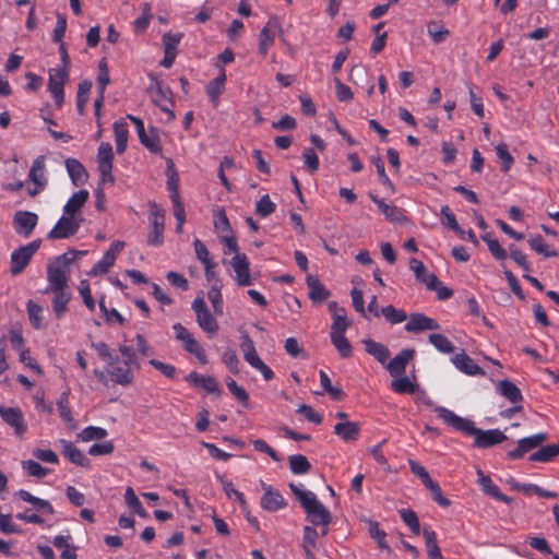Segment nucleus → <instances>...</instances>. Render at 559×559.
I'll use <instances>...</instances> for the list:
<instances>
[{"label":"nucleus","mask_w":559,"mask_h":559,"mask_svg":"<svg viewBox=\"0 0 559 559\" xmlns=\"http://www.w3.org/2000/svg\"><path fill=\"white\" fill-rule=\"evenodd\" d=\"M435 412L444 424L452 427L454 430L461 431L467 436H474V445L477 448H489L501 443L507 438L499 429L481 430L476 428L471 419L461 417L447 407L436 406Z\"/></svg>","instance_id":"f257e3e1"},{"label":"nucleus","mask_w":559,"mask_h":559,"mask_svg":"<svg viewBox=\"0 0 559 559\" xmlns=\"http://www.w3.org/2000/svg\"><path fill=\"white\" fill-rule=\"evenodd\" d=\"M85 252L69 251L51 261L47 266V281L48 286L45 293L48 290H59L68 288V280L70 275V264L76 258L78 254H84Z\"/></svg>","instance_id":"f03ea898"},{"label":"nucleus","mask_w":559,"mask_h":559,"mask_svg":"<svg viewBox=\"0 0 559 559\" xmlns=\"http://www.w3.org/2000/svg\"><path fill=\"white\" fill-rule=\"evenodd\" d=\"M240 348L246 362L259 371L265 381H271L274 378L273 370L260 358L253 341L247 334L241 336Z\"/></svg>","instance_id":"7ed1b4c3"},{"label":"nucleus","mask_w":559,"mask_h":559,"mask_svg":"<svg viewBox=\"0 0 559 559\" xmlns=\"http://www.w3.org/2000/svg\"><path fill=\"white\" fill-rule=\"evenodd\" d=\"M148 206L150 233L147 243L152 247H160L164 243L165 211L155 202H150Z\"/></svg>","instance_id":"20e7f679"},{"label":"nucleus","mask_w":559,"mask_h":559,"mask_svg":"<svg viewBox=\"0 0 559 559\" xmlns=\"http://www.w3.org/2000/svg\"><path fill=\"white\" fill-rule=\"evenodd\" d=\"M173 330L175 332L176 340L182 344L183 348L188 353L195 356L201 364H207L205 350L188 329H186L181 323H175L173 325Z\"/></svg>","instance_id":"39448f33"},{"label":"nucleus","mask_w":559,"mask_h":559,"mask_svg":"<svg viewBox=\"0 0 559 559\" xmlns=\"http://www.w3.org/2000/svg\"><path fill=\"white\" fill-rule=\"evenodd\" d=\"M82 222V216L69 215L63 212L47 237L48 239H67L78 233Z\"/></svg>","instance_id":"423d86ee"},{"label":"nucleus","mask_w":559,"mask_h":559,"mask_svg":"<svg viewBox=\"0 0 559 559\" xmlns=\"http://www.w3.org/2000/svg\"><path fill=\"white\" fill-rule=\"evenodd\" d=\"M41 241L39 239L33 240L25 246L20 247L11 253V273L13 275L20 274L29 263L32 257L39 249Z\"/></svg>","instance_id":"0eeeda50"},{"label":"nucleus","mask_w":559,"mask_h":559,"mask_svg":"<svg viewBox=\"0 0 559 559\" xmlns=\"http://www.w3.org/2000/svg\"><path fill=\"white\" fill-rule=\"evenodd\" d=\"M69 79V69L66 67L53 68L49 70L48 90L55 99L57 106H61L64 100L63 86Z\"/></svg>","instance_id":"6e6552de"},{"label":"nucleus","mask_w":559,"mask_h":559,"mask_svg":"<svg viewBox=\"0 0 559 559\" xmlns=\"http://www.w3.org/2000/svg\"><path fill=\"white\" fill-rule=\"evenodd\" d=\"M28 179L33 187L28 188V194L34 197L40 193L47 186V173L45 165V157L43 155L37 156L29 169Z\"/></svg>","instance_id":"1a4fd4ad"},{"label":"nucleus","mask_w":559,"mask_h":559,"mask_svg":"<svg viewBox=\"0 0 559 559\" xmlns=\"http://www.w3.org/2000/svg\"><path fill=\"white\" fill-rule=\"evenodd\" d=\"M126 243L123 241H114L109 249L104 253L103 258L90 270V276H98L106 274L116 263L118 254L123 250Z\"/></svg>","instance_id":"9d476101"},{"label":"nucleus","mask_w":559,"mask_h":559,"mask_svg":"<svg viewBox=\"0 0 559 559\" xmlns=\"http://www.w3.org/2000/svg\"><path fill=\"white\" fill-rule=\"evenodd\" d=\"M234 272L235 281L239 286L252 285V276L250 274V263L245 253H237L229 262Z\"/></svg>","instance_id":"9b49d317"},{"label":"nucleus","mask_w":559,"mask_h":559,"mask_svg":"<svg viewBox=\"0 0 559 559\" xmlns=\"http://www.w3.org/2000/svg\"><path fill=\"white\" fill-rule=\"evenodd\" d=\"M0 417L2 420L14 429L16 436L22 437L27 426L24 420L23 412L19 407L0 406Z\"/></svg>","instance_id":"f8f14e48"},{"label":"nucleus","mask_w":559,"mask_h":559,"mask_svg":"<svg viewBox=\"0 0 559 559\" xmlns=\"http://www.w3.org/2000/svg\"><path fill=\"white\" fill-rule=\"evenodd\" d=\"M37 222V214L29 211H17L13 216L14 230L23 237H28L33 233Z\"/></svg>","instance_id":"ddd939ff"},{"label":"nucleus","mask_w":559,"mask_h":559,"mask_svg":"<svg viewBox=\"0 0 559 559\" xmlns=\"http://www.w3.org/2000/svg\"><path fill=\"white\" fill-rule=\"evenodd\" d=\"M262 488L264 490L263 496L261 497V507L269 511L275 512L283 509L286 506V501L280 491L273 489L271 486L262 483Z\"/></svg>","instance_id":"4468645a"},{"label":"nucleus","mask_w":559,"mask_h":559,"mask_svg":"<svg viewBox=\"0 0 559 559\" xmlns=\"http://www.w3.org/2000/svg\"><path fill=\"white\" fill-rule=\"evenodd\" d=\"M439 323L423 313H413L411 314L407 323L405 324V330L412 333H418L423 331H433L439 330Z\"/></svg>","instance_id":"2eb2a0df"},{"label":"nucleus","mask_w":559,"mask_h":559,"mask_svg":"<svg viewBox=\"0 0 559 559\" xmlns=\"http://www.w3.org/2000/svg\"><path fill=\"white\" fill-rule=\"evenodd\" d=\"M415 355L414 349H402L394 358L386 361L385 368L391 377H399L405 373L406 366Z\"/></svg>","instance_id":"dca6fc26"},{"label":"nucleus","mask_w":559,"mask_h":559,"mask_svg":"<svg viewBox=\"0 0 559 559\" xmlns=\"http://www.w3.org/2000/svg\"><path fill=\"white\" fill-rule=\"evenodd\" d=\"M133 367L126 362H118L117 360L112 364V367L108 369L107 373L114 383L120 385H129L134 380Z\"/></svg>","instance_id":"f3484780"},{"label":"nucleus","mask_w":559,"mask_h":559,"mask_svg":"<svg viewBox=\"0 0 559 559\" xmlns=\"http://www.w3.org/2000/svg\"><path fill=\"white\" fill-rule=\"evenodd\" d=\"M409 269L414 272L416 281L426 285L428 289H436L440 284L438 277L428 273L426 266L419 260L412 258L409 259Z\"/></svg>","instance_id":"a211bd4d"},{"label":"nucleus","mask_w":559,"mask_h":559,"mask_svg":"<svg viewBox=\"0 0 559 559\" xmlns=\"http://www.w3.org/2000/svg\"><path fill=\"white\" fill-rule=\"evenodd\" d=\"M186 381L197 388L205 390L207 393L219 394L221 392L217 380L212 376L193 371L186 377Z\"/></svg>","instance_id":"6ab92c4d"},{"label":"nucleus","mask_w":559,"mask_h":559,"mask_svg":"<svg viewBox=\"0 0 559 559\" xmlns=\"http://www.w3.org/2000/svg\"><path fill=\"white\" fill-rule=\"evenodd\" d=\"M280 24L275 17L270 19L259 35V51L266 55L271 46L274 44L275 33L278 31Z\"/></svg>","instance_id":"aec40b11"},{"label":"nucleus","mask_w":559,"mask_h":559,"mask_svg":"<svg viewBox=\"0 0 559 559\" xmlns=\"http://www.w3.org/2000/svg\"><path fill=\"white\" fill-rule=\"evenodd\" d=\"M59 444L61 447L62 454L71 463H73V464H75L78 466H82V467H88L90 466L88 459L71 441L66 440V439H61V440H59Z\"/></svg>","instance_id":"412c9836"},{"label":"nucleus","mask_w":559,"mask_h":559,"mask_svg":"<svg viewBox=\"0 0 559 559\" xmlns=\"http://www.w3.org/2000/svg\"><path fill=\"white\" fill-rule=\"evenodd\" d=\"M452 364L456 369L468 376H481L484 370L464 352L455 354L451 358Z\"/></svg>","instance_id":"4be33fe9"},{"label":"nucleus","mask_w":559,"mask_h":559,"mask_svg":"<svg viewBox=\"0 0 559 559\" xmlns=\"http://www.w3.org/2000/svg\"><path fill=\"white\" fill-rule=\"evenodd\" d=\"M477 475H478V484L486 495L495 498L498 501H502L507 504L511 503L512 499L509 496L502 493L500 491L499 487L492 483V480L489 476L485 475L480 469L477 471Z\"/></svg>","instance_id":"5701e85b"},{"label":"nucleus","mask_w":559,"mask_h":559,"mask_svg":"<svg viewBox=\"0 0 559 559\" xmlns=\"http://www.w3.org/2000/svg\"><path fill=\"white\" fill-rule=\"evenodd\" d=\"M66 168L73 186H83L88 180V173L81 162L75 158L66 159Z\"/></svg>","instance_id":"b1692460"},{"label":"nucleus","mask_w":559,"mask_h":559,"mask_svg":"<svg viewBox=\"0 0 559 559\" xmlns=\"http://www.w3.org/2000/svg\"><path fill=\"white\" fill-rule=\"evenodd\" d=\"M166 166V186L167 190L169 191V198L171 202L181 201L179 193V175L175 167L174 160L171 158H167Z\"/></svg>","instance_id":"393cba45"},{"label":"nucleus","mask_w":559,"mask_h":559,"mask_svg":"<svg viewBox=\"0 0 559 559\" xmlns=\"http://www.w3.org/2000/svg\"><path fill=\"white\" fill-rule=\"evenodd\" d=\"M306 513L313 525L328 526L332 519L331 512L319 500L309 507Z\"/></svg>","instance_id":"a878e982"},{"label":"nucleus","mask_w":559,"mask_h":559,"mask_svg":"<svg viewBox=\"0 0 559 559\" xmlns=\"http://www.w3.org/2000/svg\"><path fill=\"white\" fill-rule=\"evenodd\" d=\"M334 433L345 442L356 441L360 435V426L356 421H340L334 426Z\"/></svg>","instance_id":"bb28decb"},{"label":"nucleus","mask_w":559,"mask_h":559,"mask_svg":"<svg viewBox=\"0 0 559 559\" xmlns=\"http://www.w3.org/2000/svg\"><path fill=\"white\" fill-rule=\"evenodd\" d=\"M90 198V192L85 189L74 192L63 206V212L69 215L81 216V210Z\"/></svg>","instance_id":"cd10ccee"},{"label":"nucleus","mask_w":559,"mask_h":559,"mask_svg":"<svg viewBox=\"0 0 559 559\" xmlns=\"http://www.w3.org/2000/svg\"><path fill=\"white\" fill-rule=\"evenodd\" d=\"M226 73L223 66H219V74L206 85V93L213 105L217 106L219 96L224 92Z\"/></svg>","instance_id":"c85d7f7f"},{"label":"nucleus","mask_w":559,"mask_h":559,"mask_svg":"<svg viewBox=\"0 0 559 559\" xmlns=\"http://www.w3.org/2000/svg\"><path fill=\"white\" fill-rule=\"evenodd\" d=\"M15 496L21 500L31 503L36 510L41 511L43 513L53 514L55 512L52 504L48 500L38 498L27 490L20 489L15 492Z\"/></svg>","instance_id":"c756f323"},{"label":"nucleus","mask_w":559,"mask_h":559,"mask_svg":"<svg viewBox=\"0 0 559 559\" xmlns=\"http://www.w3.org/2000/svg\"><path fill=\"white\" fill-rule=\"evenodd\" d=\"M371 200L378 205L379 210L388 221L392 223H401L404 221V214L397 206L385 203L383 199H380L377 195H371Z\"/></svg>","instance_id":"7c9ffc66"},{"label":"nucleus","mask_w":559,"mask_h":559,"mask_svg":"<svg viewBox=\"0 0 559 559\" xmlns=\"http://www.w3.org/2000/svg\"><path fill=\"white\" fill-rule=\"evenodd\" d=\"M365 350L371 355L378 362L385 365L389 357L390 350L382 343L376 342L373 340H364Z\"/></svg>","instance_id":"2f4dec72"},{"label":"nucleus","mask_w":559,"mask_h":559,"mask_svg":"<svg viewBox=\"0 0 559 559\" xmlns=\"http://www.w3.org/2000/svg\"><path fill=\"white\" fill-rule=\"evenodd\" d=\"M53 294L52 309L57 318H61L68 311V304L71 300V293L68 288L50 290Z\"/></svg>","instance_id":"473e14b6"},{"label":"nucleus","mask_w":559,"mask_h":559,"mask_svg":"<svg viewBox=\"0 0 559 559\" xmlns=\"http://www.w3.org/2000/svg\"><path fill=\"white\" fill-rule=\"evenodd\" d=\"M498 392L513 404H521L523 395L521 390L509 380H501L497 386Z\"/></svg>","instance_id":"72a5a7b5"},{"label":"nucleus","mask_w":559,"mask_h":559,"mask_svg":"<svg viewBox=\"0 0 559 559\" xmlns=\"http://www.w3.org/2000/svg\"><path fill=\"white\" fill-rule=\"evenodd\" d=\"M391 389L399 394H414L418 390V384L407 376L393 377Z\"/></svg>","instance_id":"f704fd0d"},{"label":"nucleus","mask_w":559,"mask_h":559,"mask_svg":"<svg viewBox=\"0 0 559 559\" xmlns=\"http://www.w3.org/2000/svg\"><path fill=\"white\" fill-rule=\"evenodd\" d=\"M114 132H115V141H116V151L118 154H121L127 148L128 143V124L124 119H119L114 123Z\"/></svg>","instance_id":"c9c22d12"},{"label":"nucleus","mask_w":559,"mask_h":559,"mask_svg":"<svg viewBox=\"0 0 559 559\" xmlns=\"http://www.w3.org/2000/svg\"><path fill=\"white\" fill-rule=\"evenodd\" d=\"M559 455V443H552L545 445L532 453L528 457L531 462H551L555 457Z\"/></svg>","instance_id":"e433bc0d"},{"label":"nucleus","mask_w":559,"mask_h":559,"mask_svg":"<svg viewBox=\"0 0 559 559\" xmlns=\"http://www.w3.org/2000/svg\"><path fill=\"white\" fill-rule=\"evenodd\" d=\"M350 325V321L347 319L345 310H336L333 312V322L331 324V335H345V332Z\"/></svg>","instance_id":"4c0bfd02"},{"label":"nucleus","mask_w":559,"mask_h":559,"mask_svg":"<svg viewBox=\"0 0 559 559\" xmlns=\"http://www.w3.org/2000/svg\"><path fill=\"white\" fill-rule=\"evenodd\" d=\"M217 479L219 480L225 495L229 499L237 500L239 502L240 507L242 509H245L247 507V501H246L245 495L242 492L238 491L237 489H235L233 481L222 475H217Z\"/></svg>","instance_id":"58836bf2"},{"label":"nucleus","mask_w":559,"mask_h":559,"mask_svg":"<svg viewBox=\"0 0 559 559\" xmlns=\"http://www.w3.org/2000/svg\"><path fill=\"white\" fill-rule=\"evenodd\" d=\"M307 285L309 288V296L313 301H323L330 296V293L325 287L313 276L307 277Z\"/></svg>","instance_id":"ea45409f"},{"label":"nucleus","mask_w":559,"mask_h":559,"mask_svg":"<svg viewBox=\"0 0 559 559\" xmlns=\"http://www.w3.org/2000/svg\"><path fill=\"white\" fill-rule=\"evenodd\" d=\"M150 93H151L153 103L155 105H157L158 107H160L162 110L168 112L169 116L173 118L174 117L173 111L169 110L166 107V105L164 104L165 102H169V99L167 97V94L162 88V86H160L158 81H155L153 84H151Z\"/></svg>","instance_id":"a19ab883"},{"label":"nucleus","mask_w":559,"mask_h":559,"mask_svg":"<svg viewBox=\"0 0 559 559\" xmlns=\"http://www.w3.org/2000/svg\"><path fill=\"white\" fill-rule=\"evenodd\" d=\"M214 229L218 234V237L224 234H233L229 219L223 207H218L214 211Z\"/></svg>","instance_id":"79ce46f5"},{"label":"nucleus","mask_w":559,"mask_h":559,"mask_svg":"<svg viewBox=\"0 0 559 559\" xmlns=\"http://www.w3.org/2000/svg\"><path fill=\"white\" fill-rule=\"evenodd\" d=\"M528 243L532 250L544 255L545 258L556 257L558 253L556 250L550 249L546 243L545 239L540 235H534L528 239Z\"/></svg>","instance_id":"37998d69"},{"label":"nucleus","mask_w":559,"mask_h":559,"mask_svg":"<svg viewBox=\"0 0 559 559\" xmlns=\"http://www.w3.org/2000/svg\"><path fill=\"white\" fill-rule=\"evenodd\" d=\"M197 322L199 326L209 335H214L218 331V323L209 310L198 314Z\"/></svg>","instance_id":"c03bdc74"},{"label":"nucleus","mask_w":559,"mask_h":559,"mask_svg":"<svg viewBox=\"0 0 559 559\" xmlns=\"http://www.w3.org/2000/svg\"><path fill=\"white\" fill-rule=\"evenodd\" d=\"M428 340L441 354H452L454 352L453 343L442 334L432 333L429 335Z\"/></svg>","instance_id":"a18cd8bd"},{"label":"nucleus","mask_w":559,"mask_h":559,"mask_svg":"<svg viewBox=\"0 0 559 559\" xmlns=\"http://www.w3.org/2000/svg\"><path fill=\"white\" fill-rule=\"evenodd\" d=\"M289 467L293 474L305 475L310 471L311 465L305 455L294 454L289 456Z\"/></svg>","instance_id":"49530a36"},{"label":"nucleus","mask_w":559,"mask_h":559,"mask_svg":"<svg viewBox=\"0 0 559 559\" xmlns=\"http://www.w3.org/2000/svg\"><path fill=\"white\" fill-rule=\"evenodd\" d=\"M91 88H92L91 81H83L79 84L78 96H76V109L80 115L84 114L85 106L87 105L88 99H90Z\"/></svg>","instance_id":"de8ad7c7"},{"label":"nucleus","mask_w":559,"mask_h":559,"mask_svg":"<svg viewBox=\"0 0 559 559\" xmlns=\"http://www.w3.org/2000/svg\"><path fill=\"white\" fill-rule=\"evenodd\" d=\"M59 415L61 419L70 426H74V419L69 406V392H62L57 402Z\"/></svg>","instance_id":"09e8293b"},{"label":"nucleus","mask_w":559,"mask_h":559,"mask_svg":"<svg viewBox=\"0 0 559 559\" xmlns=\"http://www.w3.org/2000/svg\"><path fill=\"white\" fill-rule=\"evenodd\" d=\"M441 223L457 234L459 237H463V229L459 226L455 215L452 213L448 205L441 206Z\"/></svg>","instance_id":"8fccbe9b"},{"label":"nucleus","mask_w":559,"mask_h":559,"mask_svg":"<svg viewBox=\"0 0 559 559\" xmlns=\"http://www.w3.org/2000/svg\"><path fill=\"white\" fill-rule=\"evenodd\" d=\"M108 435L107 430L102 427L87 426L79 435V440L90 442L92 440H102Z\"/></svg>","instance_id":"3c124183"},{"label":"nucleus","mask_w":559,"mask_h":559,"mask_svg":"<svg viewBox=\"0 0 559 559\" xmlns=\"http://www.w3.org/2000/svg\"><path fill=\"white\" fill-rule=\"evenodd\" d=\"M22 468L29 475L36 478H45L50 469L41 466L37 461L34 460H25L21 462Z\"/></svg>","instance_id":"603ef678"},{"label":"nucleus","mask_w":559,"mask_h":559,"mask_svg":"<svg viewBox=\"0 0 559 559\" xmlns=\"http://www.w3.org/2000/svg\"><path fill=\"white\" fill-rule=\"evenodd\" d=\"M124 501L129 509H131L134 513H136L141 518H146L147 513L142 507L141 501L136 497L134 490L131 487H128L124 492Z\"/></svg>","instance_id":"864d4df0"},{"label":"nucleus","mask_w":559,"mask_h":559,"mask_svg":"<svg viewBox=\"0 0 559 559\" xmlns=\"http://www.w3.org/2000/svg\"><path fill=\"white\" fill-rule=\"evenodd\" d=\"M381 313L385 320L391 324H399L407 319V314L404 310L397 309L393 306H386L381 308Z\"/></svg>","instance_id":"5fc2aeb1"},{"label":"nucleus","mask_w":559,"mask_h":559,"mask_svg":"<svg viewBox=\"0 0 559 559\" xmlns=\"http://www.w3.org/2000/svg\"><path fill=\"white\" fill-rule=\"evenodd\" d=\"M43 307L39 306L38 304H35L34 301L29 300L27 302V314H28V319L32 323V325L36 329V330H39L44 326V323H43Z\"/></svg>","instance_id":"6e6d98bb"},{"label":"nucleus","mask_w":559,"mask_h":559,"mask_svg":"<svg viewBox=\"0 0 559 559\" xmlns=\"http://www.w3.org/2000/svg\"><path fill=\"white\" fill-rule=\"evenodd\" d=\"M207 298L212 304L214 313L217 316H222L224 312V307L221 286L217 284L212 285V287L207 292Z\"/></svg>","instance_id":"4d7b16f0"},{"label":"nucleus","mask_w":559,"mask_h":559,"mask_svg":"<svg viewBox=\"0 0 559 559\" xmlns=\"http://www.w3.org/2000/svg\"><path fill=\"white\" fill-rule=\"evenodd\" d=\"M320 383L325 393H328L333 400H341L344 396V392L341 388L333 386L329 376L320 370L319 372Z\"/></svg>","instance_id":"13d9d810"},{"label":"nucleus","mask_w":559,"mask_h":559,"mask_svg":"<svg viewBox=\"0 0 559 559\" xmlns=\"http://www.w3.org/2000/svg\"><path fill=\"white\" fill-rule=\"evenodd\" d=\"M483 240L487 243L490 253L499 261H503L507 259L508 253L503 249V247L499 243V241L493 238L490 234H486L483 236Z\"/></svg>","instance_id":"bf43d9fd"},{"label":"nucleus","mask_w":559,"mask_h":559,"mask_svg":"<svg viewBox=\"0 0 559 559\" xmlns=\"http://www.w3.org/2000/svg\"><path fill=\"white\" fill-rule=\"evenodd\" d=\"M331 342L343 358H348L353 354V347L345 335H331Z\"/></svg>","instance_id":"052dcab7"},{"label":"nucleus","mask_w":559,"mask_h":559,"mask_svg":"<svg viewBox=\"0 0 559 559\" xmlns=\"http://www.w3.org/2000/svg\"><path fill=\"white\" fill-rule=\"evenodd\" d=\"M496 154L501 163L503 171H509L514 163L513 156L509 153L508 145L506 143H499L496 146Z\"/></svg>","instance_id":"680f3d73"},{"label":"nucleus","mask_w":559,"mask_h":559,"mask_svg":"<svg viewBox=\"0 0 559 559\" xmlns=\"http://www.w3.org/2000/svg\"><path fill=\"white\" fill-rule=\"evenodd\" d=\"M545 440H547V435L544 432L536 433L530 437L522 438L518 441L519 445L526 453L537 447H539Z\"/></svg>","instance_id":"e2e57ef3"},{"label":"nucleus","mask_w":559,"mask_h":559,"mask_svg":"<svg viewBox=\"0 0 559 559\" xmlns=\"http://www.w3.org/2000/svg\"><path fill=\"white\" fill-rule=\"evenodd\" d=\"M276 210L275 203L271 200L269 194H264L255 204V213L260 217H267Z\"/></svg>","instance_id":"0e129e2a"},{"label":"nucleus","mask_w":559,"mask_h":559,"mask_svg":"<svg viewBox=\"0 0 559 559\" xmlns=\"http://www.w3.org/2000/svg\"><path fill=\"white\" fill-rule=\"evenodd\" d=\"M449 34V29L441 24H438L436 22H430L428 24V35L430 36L435 44H440L444 41Z\"/></svg>","instance_id":"69168bd1"},{"label":"nucleus","mask_w":559,"mask_h":559,"mask_svg":"<svg viewBox=\"0 0 559 559\" xmlns=\"http://www.w3.org/2000/svg\"><path fill=\"white\" fill-rule=\"evenodd\" d=\"M403 522L412 530L414 534L420 533V525L417 514L411 509H402L399 511Z\"/></svg>","instance_id":"338daca9"},{"label":"nucleus","mask_w":559,"mask_h":559,"mask_svg":"<svg viewBox=\"0 0 559 559\" xmlns=\"http://www.w3.org/2000/svg\"><path fill=\"white\" fill-rule=\"evenodd\" d=\"M140 142L153 153H159L162 151L158 135L155 130H151L150 133L144 132V135L139 136Z\"/></svg>","instance_id":"774afa93"}]
</instances>
